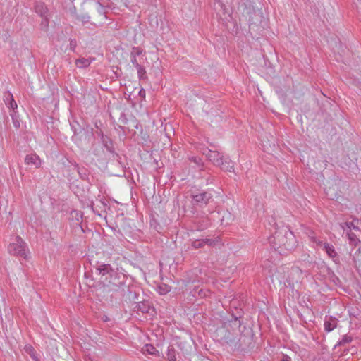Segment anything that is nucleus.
<instances>
[{
    "label": "nucleus",
    "mask_w": 361,
    "mask_h": 361,
    "mask_svg": "<svg viewBox=\"0 0 361 361\" xmlns=\"http://www.w3.org/2000/svg\"><path fill=\"white\" fill-rule=\"evenodd\" d=\"M93 267L95 269L96 274L99 276L104 286L111 291L121 293L124 291L127 276L119 271L118 268H114L110 264L101 261H97L93 264Z\"/></svg>",
    "instance_id": "obj_1"
},
{
    "label": "nucleus",
    "mask_w": 361,
    "mask_h": 361,
    "mask_svg": "<svg viewBox=\"0 0 361 361\" xmlns=\"http://www.w3.org/2000/svg\"><path fill=\"white\" fill-rule=\"evenodd\" d=\"M269 241L272 248L281 255H288L298 246L295 235L285 226L277 228L274 234L269 237Z\"/></svg>",
    "instance_id": "obj_2"
},
{
    "label": "nucleus",
    "mask_w": 361,
    "mask_h": 361,
    "mask_svg": "<svg viewBox=\"0 0 361 361\" xmlns=\"http://www.w3.org/2000/svg\"><path fill=\"white\" fill-rule=\"evenodd\" d=\"M109 5H104L100 1L94 0L88 3V11L91 14L93 24H102L107 19V12L109 9Z\"/></svg>",
    "instance_id": "obj_3"
},
{
    "label": "nucleus",
    "mask_w": 361,
    "mask_h": 361,
    "mask_svg": "<svg viewBox=\"0 0 361 361\" xmlns=\"http://www.w3.org/2000/svg\"><path fill=\"white\" fill-rule=\"evenodd\" d=\"M8 250L11 255L27 259L29 251L27 244L20 236H16L14 242L9 244Z\"/></svg>",
    "instance_id": "obj_4"
},
{
    "label": "nucleus",
    "mask_w": 361,
    "mask_h": 361,
    "mask_svg": "<svg viewBox=\"0 0 361 361\" xmlns=\"http://www.w3.org/2000/svg\"><path fill=\"white\" fill-rule=\"evenodd\" d=\"M191 197L193 204L200 207L206 206L211 201H213L212 194L209 191L203 190H197L192 192Z\"/></svg>",
    "instance_id": "obj_5"
},
{
    "label": "nucleus",
    "mask_w": 361,
    "mask_h": 361,
    "mask_svg": "<svg viewBox=\"0 0 361 361\" xmlns=\"http://www.w3.org/2000/svg\"><path fill=\"white\" fill-rule=\"evenodd\" d=\"M203 154H205L208 159L214 165L218 166L219 165V163L222 164L224 157L221 155L219 152L207 149L203 152Z\"/></svg>",
    "instance_id": "obj_6"
},
{
    "label": "nucleus",
    "mask_w": 361,
    "mask_h": 361,
    "mask_svg": "<svg viewBox=\"0 0 361 361\" xmlns=\"http://www.w3.org/2000/svg\"><path fill=\"white\" fill-rule=\"evenodd\" d=\"M138 311L142 313L148 314L150 316L156 314L155 308L147 300L138 302L135 307Z\"/></svg>",
    "instance_id": "obj_7"
},
{
    "label": "nucleus",
    "mask_w": 361,
    "mask_h": 361,
    "mask_svg": "<svg viewBox=\"0 0 361 361\" xmlns=\"http://www.w3.org/2000/svg\"><path fill=\"white\" fill-rule=\"evenodd\" d=\"M193 224L197 231H202L209 228L211 222L208 217H203L194 220Z\"/></svg>",
    "instance_id": "obj_8"
},
{
    "label": "nucleus",
    "mask_w": 361,
    "mask_h": 361,
    "mask_svg": "<svg viewBox=\"0 0 361 361\" xmlns=\"http://www.w3.org/2000/svg\"><path fill=\"white\" fill-rule=\"evenodd\" d=\"M142 49L139 47H133L130 53V61L134 66H138L141 63V55L142 54Z\"/></svg>",
    "instance_id": "obj_9"
},
{
    "label": "nucleus",
    "mask_w": 361,
    "mask_h": 361,
    "mask_svg": "<svg viewBox=\"0 0 361 361\" xmlns=\"http://www.w3.org/2000/svg\"><path fill=\"white\" fill-rule=\"evenodd\" d=\"M216 244V240L214 239L204 238V239H197L192 243V247L195 249H198L202 247L205 245H208L209 246H214Z\"/></svg>",
    "instance_id": "obj_10"
},
{
    "label": "nucleus",
    "mask_w": 361,
    "mask_h": 361,
    "mask_svg": "<svg viewBox=\"0 0 361 361\" xmlns=\"http://www.w3.org/2000/svg\"><path fill=\"white\" fill-rule=\"evenodd\" d=\"M25 162L26 164L34 166L35 168H38L41 165V160L36 154H27L25 158Z\"/></svg>",
    "instance_id": "obj_11"
},
{
    "label": "nucleus",
    "mask_w": 361,
    "mask_h": 361,
    "mask_svg": "<svg viewBox=\"0 0 361 361\" xmlns=\"http://www.w3.org/2000/svg\"><path fill=\"white\" fill-rule=\"evenodd\" d=\"M324 250L326 252L328 256L331 258L334 262L338 263V253L335 250L334 247L329 243L324 244Z\"/></svg>",
    "instance_id": "obj_12"
},
{
    "label": "nucleus",
    "mask_w": 361,
    "mask_h": 361,
    "mask_svg": "<svg viewBox=\"0 0 361 361\" xmlns=\"http://www.w3.org/2000/svg\"><path fill=\"white\" fill-rule=\"evenodd\" d=\"M71 126L73 132L72 139L75 142H78V135L83 131L84 128L75 121H73V122L71 123Z\"/></svg>",
    "instance_id": "obj_13"
},
{
    "label": "nucleus",
    "mask_w": 361,
    "mask_h": 361,
    "mask_svg": "<svg viewBox=\"0 0 361 361\" xmlns=\"http://www.w3.org/2000/svg\"><path fill=\"white\" fill-rule=\"evenodd\" d=\"M101 140L104 147L106 149V150L113 154L115 151L111 139H110L108 136L104 135L103 132H101Z\"/></svg>",
    "instance_id": "obj_14"
},
{
    "label": "nucleus",
    "mask_w": 361,
    "mask_h": 361,
    "mask_svg": "<svg viewBox=\"0 0 361 361\" xmlns=\"http://www.w3.org/2000/svg\"><path fill=\"white\" fill-rule=\"evenodd\" d=\"M4 101L6 105L8 107L12 109L13 110L16 109L18 106L16 102L13 99V94L10 92H6L4 93Z\"/></svg>",
    "instance_id": "obj_15"
},
{
    "label": "nucleus",
    "mask_w": 361,
    "mask_h": 361,
    "mask_svg": "<svg viewBox=\"0 0 361 361\" xmlns=\"http://www.w3.org/2000/svg\"><path fill=\"white\" fill-rule=\"evenodd\" d=\"M214 8L217 12L218 15H224L228 13L227 7L221 0H216L214 1Z\"/></svg>",
    "instance_id": "obj_16"
},
{
    "label": "nucleus",
    "mask_w": 361,
    "mask_h": 361,
    "mask_svg": "<svg viewBox=\"0 0 361 361\" xmlns=\"http://www.w3.org/2000/svg\"><path fill=\"white\" fill-rule=\"evenodd\" d=\"M35 10L41 17L48 16V9L43 2H37L35 6Z\"/></svg>",
    "instance_id": "obj_17"
},
{
    "label": "nucleus",
    "mask_w": 361,
    "mask_h": 361,
    "mask_svg": "<svg viewBox=\"0 0 361 361\" xmlns=\"http://www.w3.org/2000/svg\"><path fill=\"white\" fill-rule=\"evenodd\" d=\"M219 166L221 167V169L226 171H233V163L228 158H223L222 159V164L219 163Z\"/></svg>",
    "instance_id": "obj_18"
},
{
    "label": "nucleus",
    "mask_w": 361,
    "mask_h": 361,
    "mask_svg": "<svg viewBox=\"0 0 361 361\" xmlns=\"http://www.w3.org/2000/svg\"><path fill=\"white\" fill-rule=\"evenodd\" d=\"M324 325L325 331L330 332L336 327L337 319L336 318L330 317L329 320H325Z\"/></svg>",
    "instance_id": "obj_19"
},
{
    "label": "nucleus",
    "mask_w": 361,
    "mask_h": 361,
    "mask_svg": "<svg viewBox=\"0 0 361 361\" xmlns=\"http://www.w3.org/2000/svg\"><path fill=\"white\" fill-rule=\"evenodd\" d=\"M143 353H147L149 355H154V356H159V353L156 349V348L152 345V344H146L144 345V347L142 349Z\"/></svg>",
    "instance_id": "obj_20"
},
{
    "label": "nucleus",
    "mask_w": 361,
    "mask_h": 361,
    "mask_svg": "<svg viewBox=\"0 0 361 361\" xmlns=\"http://www.w3.org/2000/svg\"><path fill=\"white\" fill-rule=\"evenodd\" d=\"M188 161H190L191 163H193L195 166H193L195 169L202 170L204 166V163L202 161V159L195 156H191L188 157Z\"/></svg>",
    "instance_id": "obj_21"
},
{
    "label": "nucleus",
    "mask_w": 361,
    "mask_h": 361,
    "mask_svg": "<svg viewBox=\"0 0 361 361\" xmlns=\"http://www.w3.org/2000/svg\"><path fill=\"white\" fill-rule=\"evenodd\" d=\"M75 18L78 20V21H80L82 23V24H85L87 23H89L92 20L91 14H90V11L87 13H75Z\"/></svg>",
    "instance_id": "obj_22"
},
{
    "label": "nucleus",
    "mask_w": 361,
    "mask_h": 361,
    "mask_svg": "<svg viewBox=\"0 0 361 361\" xmlns=\"http://www.w3.org/2000/svg\"><path fill=\"white\" fill-rule=\"evenodd\" d=\"M359 222L358 219L353 218V221L351 222H345L343 224H341V226L343 229H345V226H346L348 229H353V230H360L359 226H357V224Z\"/></svg>",
    "instance_id": "obj_23"
},
{
    "label": "nucleus",
    "mask_w": 361,
    "mask_h": 361,
    "mask_svg": "<svg viewBox=\"0 0 361 361\" xmlns=\"http://www.w3.org/2000/svg\"><path fill=\"white\" fill-rule=\"evenodd\" d=\"M75 168L81 179L84 180H89L90 172L86 168L80 167L78 165H76Z\"/></svg>",
    "instance_id": "obj_24"
},
{
    "label": "nucleus",
    "mask_w": 361,
    "mask_h": 361,
    "mask_svg": "<svg viewBox=\"0 0 361 361\" xmlns=\"http://www.w3.org/2000/svg\"><path fill=\"white\" fill-rule=\"evenodd\" d=\"M233 220V216L229 212L226 211V212H223V214H222V216L221 219V222L222 225L227 226V225L230 224Z\"/></svg>",
    "instance_id": "obj_25"
},
{
    "label": "nucleus",
    "mask_w": 361,
    "mask_h": 361,
    "mask_svg": "<svg viewBox=\"0 0 361 361\" xmlns=\"http://www.w3.org/2000/svg\"><path fill=\"white\" fill-rule=\"evenodd\" d=\"M24 350L25 353H27L34 361L39 360L36 355V351L32 345L30 344L25 345L24 347Z\"/></svg>",
    "instance_id": "obj_26"
},
{
    "label": "nucleus",
    "mask_w": 361,
    "mask_h": 361,
    "mask_svg": "<svg viewBox=\"0 0 361 361\" xmlns=\"http://www.w3.org/2000/svg\"><path fill=\"white\" fill-rule=\"evenodd\" d=\"M82 212L78 210H73L71 212V216L73 219L75 220V224L80 226V223L82 219Z\"/></svg>",
    "instance_id": "obj_27"
},
{
    "label": "nucleus",
    "mask_w": 361,
    "mask_h": 361,
    "mask_svg": "<svg viewBox=\"0 0 361 361\" xmlns=\"http://www.w3.org/2000/svg\"><path fill=\"white\" fill-rule=\"evenodd\" d=\"M347 236L349 240L350 244L352 245L356 246L358 243H360L357 235L350 231H349L347 233Z\"/></svg>",
    "instance_id": "obj_28"
},
{
    "label": "nucleus",
    "mask_w": 361,
    "mask_h": 361,
    "mask_svg": "<svg viewBox=\"0 0 361 361\" xmlns=\"http://www.w3.org/2000/svg\"><path fill=\"white\" fill-rule=\"evenodd\" d=\"M75 64L78 68H86L90 65V61L85 58H80L75 61Z\"/></svg>",
    "instance_id": "obj_29"
},
{
    "label": "nucleus",
    "mask_w": 361,
    "mask_h": 361,
    "mask_svg": "<svg viewBox=\"0 0 361 361\" xmlns=\"http://www.w3.org/2000/svg\"><path fill=\"white\" fill-rule=\"evenodd\" d=\"M352 340V337L346 334L343 336L342 339L337 343V344L335 345V348H336L338 346H344L346 344H349L350 343H351Z\"/></svg>",
    "instance_id": "obj_30"
},
{
    "label": "nucleus",
    "mask_w": 361,
    "mask_h": 361,
    "mask_svg": "<svg viewBox=\"0 0 361 361\" xmlns=\"http://www.w3.org/2000/svg\"><path fill=\"white\" fill-rule=\"evenodd\" d=\"M49 20L48 16L42 17V21L39 25L40 30L44 32H47L49 29Z\"/></svg>",
    "instance_id": "obj_31"
},
{
    "label": "nucleus",
    "mask_w": 361,
    "mask_h": 361,
    "mask_svg": "<svg viewBox=\"0 0 361 361\" xmlns=\"http://www.w3.org/2000/svg\"><path fill=\"white\" fill-rule=\"evenodd\" d=\"M167 359L169 361H176V350L173 346H169L167 351Z\"/></svg>",
    "instance_id": "obj_32"
},
{
    "label": "nucleus",
    "mask_w": 361,
    "mask_h": 361,
    "mask_svg": "<svg viewBox=\"0 0 361 361\" xmlns=\"http://www.w3.org/2000/svg\"><path fill=\"white\" fill-rule=\"evenodd\" d=\"M137 70V75L140 80H145L147 78L146 71L144 67L140 64L138 66H135Z\"/></svg>",
    "instance_id": "obj_33"
},
{
    "label": "nucleus",
    "mask_w": 361,
    "mask_h": 361,
    "mask_svg": "<svg viewBox=\"0 0 361 361\" xmlns=\"http://www.w3.org/2000/svg\"><path fill=\"white\" fill-rule=\"evenodd\" d=\"M158 289H159V293L160 295H165V294L168 293L169 292H170L171 287L166 284H163L161 286H159Z\"/></svg>",
    "instance_id": "obj_34"
},
{
    "label": "nucleus",
    "mask_w": 361,
    "mask_h": 361,
    "mask_svg": "<svg viewBox=\"0 0 361 361\" xmlns=\"http://www.w3.org/2000/svg\"><path fill=\"white\" fill-rule=\"evenodd\" d=\"M11 116L13 120V126L16 128H20V121L18 120L17 117L16 116L14 113L11 114Z\"/></svg>",
    "instance_id": "obj_35"
},
{
    "label": "nucleus",
    "mask_w": 361,
    "mask_h": 361,
    "mask_svg": "<svg viewBox=\"0 0 361 361\" xmlns=\"http://www.w3.org/2000/svg\"><path fill=\"white\" fill-rule=\"evenodd\" d=\"M118 121L121 124H123V125L127 123L128 118H127L126 115L125 114V113H123V112L121 113L120 117L118 118Z\"/></svg>",
    "instance_id": "obj_36"
},
{
    "label": "nucleus",
    "mask_w": 361,
    "mask_h": 361,
    "mask_svg": "<svg viewBox=\"0 0 361 361\" xmlns=\"http://www.w3.org/2000/svg\"><path fill=\"white\" fill-rule=\"evenodd\" d=\"M311 240L313 243H314L317 245L322 247L324 248V244L326 243H324L322 240L318 239L316 237H312Z\"/></svg>",
    "instance_id": "obj_37"
},
{
    "label": "nucleus",
    "mask_w": 361,
    "mask_h": 361,
    "mask_svg": "<svg viewBox=\"0 0 361 361\" xmlns=\"http://www.w3.org/2000/svg\"><path fill=\"white\" fill-rule=\"evenodd\" d=\"M113 159H116L117 161V162L121 166V167H124V164L121 161V157L119 154H118L117 153L114 152L113 154Z\"/></svg>",
    "instance_id": "obj_38"
},
{
    "label": "nucleus",
    "mask_w": 361,
    "mask_h": 361,
    "mask_svg": "<svg viewBox=\"0 0 361 361\" xmlns=\"http://www.w3.org/2000/svg\"><path fill=\"white\" fill-rule=\"evenodd\" d=\"M77 47V42L75 39H70L69 47L72 51H75Z\"/></svg>",
    "instance_id": "obj_39"
},
{
    "label": "nucleus",
    "mask_w": 361,
    "mask_h": 361,
    "mask_svg": "<svg viewBox=\"0 0 361 361\" xmlns=\"http://www.w3.org/2000/svg\"><path fill=\"white\" fill-rule=\"evenodd\" d=\"M302 257H303V260L305 262H307V263H308L309 265H312L314 263L312 258L310 259H309L310 258L309 255L305 254V255H303Z\"/></svg>",
    "instance_id": "obj_40"
},
{
    "label": "nucleus",
    "mask_w": 361,
    "mask_h": 361,
    "mask_svg": "<svg viewBox=\"0 0 361 361\" xmlns=\"http://www.w3.org/2000/svg\"><path fill=\"white\" fill-rule=\"evenodd\" d=\"M139 96L142 98H145V90L144 89H141L140 91H139Z\"/></svg>",
    "instance_id": "obj_41"
},
{
    "label": "nucleus",
    "mask_w": 361,
    "mask_h": 361,
    "mask_svg": "<svg viewBox=\"0 0 361 361\" xmlns=\"http://www.w3.org/2000/svg\"><path fill=\"white\" fill-rule=\"evenodd\" d=\"M281 361H291V359L289 356H288L286 355H283V357H282Z\"/></svg>",
    "instance_id": "obj_42"
},
{
    "label": "nucleus",
    "mask_w": 361,
    "mask_h": 361,
    "mask_svg": "<svg viewBox=\"0 0 361 361\" xmlns=\"http://www.w3.org/2000/svg\"><path fill=\"white\" fill-rule=\"evenodd\" d=\"M101 132H102L101 130L99 131H97V134L101 137Z\"/></svg>",
    "instance_id": "obj_43"
},
{
    "label": "nucleus",
    "mask_w": 361,
    "mask_h": 361,
    "mask_svg": "<svg viewBox=\"0 0 361 361\" xmlns=\"http://www.w3.org/2000/svg\"><path fill=\"white\" fill-rule=\"evenodd\" d=\"M37 361H40V360H37Z\"/></svg>",
    "instance_id": "obj_44"
}]
</instances>
